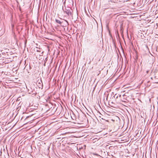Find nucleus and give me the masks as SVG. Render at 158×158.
<instances>
[{
    "instance_id": "nucleus-3",
    "label": "nucleus",
    "mask_w": 158,
    "mask_h": 158,
    "mask_svg": "<svg viewBox=\"0 0 158 158\" xmlns=\"http://www.w3.org/2000/svg\"><path fill=\"white\" fill-rule=\"evenodd\" d=\"M118 95H119V94H116L114 95V98H116V99H117L118 98Z\"/></svg>"
},
{
    "instance_id": "nucleus-5",
    "label": "nucleus",
    "mask_w": 158,
    "mask_h": 158,
    "mask_svg": "<svg viewBox=\"0 0 158 158\" xmlns=\"http://www.w3.org/2000/svg\"><path fill=\"white\" fill-rule=\"evenodd\" d=\"M66 0H63V4H64V6L65 7V4L66 2Z\"/></svg>"
},
{
    "instance_id": "nucleus-7",
    "label": "nucleus",
    "mask_w": 158,
    "mask_h": 158,
    "mask_svg": "<svg viewBox=\"0 0 158 158\" xmlns=\"http://www.w3.org/2000/svg\"><path fill=\"white\" fill-rule=\"evenodd\" d=\"M121 95H119V97H121Z\"/></svg>"
},
{
    "instance_id": "nucleus-6",
    "label": "nucleus",
    "mask_w": 158,
    "mask_h": 158,
    "mask_svg": "<svg viewBox=\"0 0 158 158\" xmlns=\"http://www.w3.org/2000/svg\"><path fill=\"white\" fill-rule=\"evenodd\" d=\"M65 21L67 22V23H68V22L66 20H65Z\"/></svg>"
},
{
    "instance_id": "nucleus-2",
    "label": "nucleus",
    "mask_w": 158,
    "mask_h": 158,
    "mask_svg": "<svg viewBox=\"0 0 158 158\" xmlns=\"http://www.w3.org/2000/svg\"><path fill=\"white\" fill-rule=\"evenodd\" d=\"M55 21L57 23L59 24L60 26H61L62 23V22H61L60 20L56 19H55Z\"/></svg>"
},
{
    "instance_id": "nucleus-4",
    "label": "nucleus",
    "mask_w": 158,
    "mask_h": 158,
    "mask_svg": "<svg viewBox=\"0 0 158 158\" xmlns=\"http://www.w3.org/2000/svg\"><path fill=\"white\" fill-rule=\"evenodd\" d=\"M28 91L29 92V93H30V94L33 93V94H34V91L30 90V89H28Z\"/></svg>"
},
{
    "instance_id": "nucleus-1",
    "label": "nucleus",
    "mask_w": 158,
    "mask_h": 158,
    "mask_svg": "<svg viewBox=\"0 0 158 158\" xmlns=\"http://www.w3.org/2000/svg\"><path fill=\"white\" fill-rule=\"evenodd\" d=\"M64 9L63 6H62V10L64 13H65L68 16L72 15V10L71 8L69 7H66Z\"/></svg>"
}]
</instances>
